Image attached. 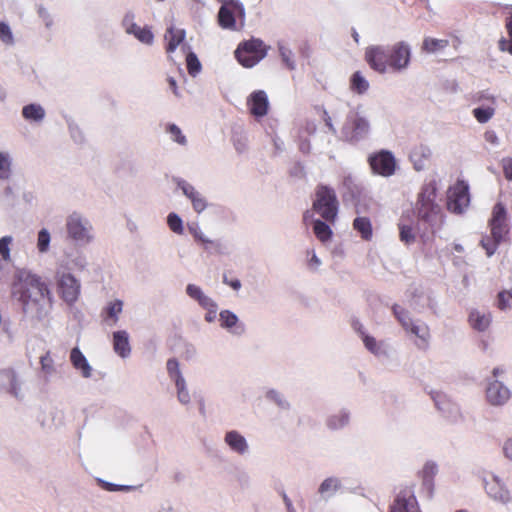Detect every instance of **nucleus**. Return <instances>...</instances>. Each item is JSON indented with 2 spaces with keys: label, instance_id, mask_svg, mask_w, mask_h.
<instances>
[{
  "label": "nucleus",
  "instance_id": "47",
  "mask_svg": "<svg viewBox=\"0 0 512 512\" xmlns=\"http://www.w3.org/2000/svg\"><path fill=\"white\" fill-rule=\"evenodd\" d=\"M50 243V233L46 229H42L38 233L37 247L41 253L48 251Z\"/></svg>",
  "mask_w": 512,
  "mask_h": 512
},
{
  "label": "nucleus",
  "instance_id": "55",
  "mask_svg": "<svg viewBox=\"0 0 512 512\" xmlns=\"http://www.w3.org/2000/svg\"><path fill=\"white\" fill-rule=\"evenodd\" d=\"M6 391L11 393L14 397L18 398L22 396L21 390V382L19 381L17 375H14V381H11Z\"/></svg>",
  "mask_w": 512,
  "mask_h": 512
},
{
  "label": "nucleus",
  "instance_id": "60",
  "mask_svg": "<svg viewBox=\"0 0 512 512\" xmlns=\"http://www.w3.org/2000/svg\"><path fill=\"white\" fill-rule=\"evenodd\" d=\"M203 308L207 310V313L205 315V320L208 322H213L216 319V313H217L216 303L213 301L212 307H203Z\"/></svg>",
  "mask_w": 512,
  "mask_h": 512
},
{
  "label": "nucleus",
  "instance_id": "3",
  "mask_svg": "<svg viewBox=\"0 0 512 512\" xmlns=\"http://www.w3.org/2000/svg\"><path fill=\"white\" fill-rule=\"evenodd\" d=\"M437 186L436 182L425 183L418 195L415 211L418 219L432 224L440 215V206L436 203Z\"/></svg>",
  "mask_w": 512,
  "mask_h": 512
},
{
  "label": "nucleus",
  "instance_id": "56",
  "mask_svg": "<svg viewBox=\"0 0 512 512\" xmlns=\"http://www.w3.org/2000/svg\"><path fill=\"white\" fill-rule=\"evenodd\" d=\"M348 422V417L346 415L332 416L328 420V426L332 429H336L338 427L344 426Z\"/></svg>",
  "mask_w": 512,
  "mask_h": 512
},
{
  "label": "nucleus",
  "instance_id": "6",
  "mask_svg": "<svg viewBox=\"0 0 512 512\" xmlns=\"http://www.w3.org/2000/svg\"><path fill=\"white\" fill-rule=\"evenodd\" d=\"M65 227L68 237L79 245H87L93 240L92 225L81 213L68 215Z\"/></svg>",
  "mask_w": 512,
  "mask_h": 512
},
{
  "label": "nucleus",
  "instance_id": "24",
  "mask_svg": "<svg viewBox=\"0 0 512 512\" xmlns=\"http://www.w3.org/2000/svg\"><path fill=\"white\" fill-rule=\"evenodd\" d=\"M185 35L186 33L183 29H178L173 26L168 27L164 35V39L167 41L166 52L168 54L173 53L183 42Z\"/></svg>",
  "mask_w": 512,
  "mask_h": 512
},
{
  "label": "nucleus",
  "instance_id": "61",
  "mask_svg": "<svg viewBox=\"0 0 512 512\" xmlns=\"http://www.w3.org/2000/svg\"><path fill=\"white\" fill-rule=\"evenodd\" d=\"M504 455L512 460V439H508L503 446Z\"/></svg>",
  "mask_w": 512,
  "mask_h": 512
},
{
  "label": "nucleus",
  "instance_id": "18",
  "mask_svg": "<svg viewBox=\"0 0 512 512\" xmlns=\"http://www.w3.org/2000/svg\"><path fill=\"white\" fill-rule=\"evenodd\" d=\"M486 396L492 405H503L510 398V391L496 380L489 384Z\"/></svg>",
  "mask_w": 512,
  "mask_h": 512
},
{
  "label": "nucleus",
  "instance_id": "59",
  "mask_svg": "<svg viewBox=\"0 0 512 512\" xmlns=\"http://www.w3.org/2000/svg\"><path fill=\"white\" fill-rule=\"evenodd\" d=\"M167 370L171 377L175 380L177 377V374H181L179 368H178V362L175 359H169L167 362Z\"/></svg>",
  "mask_w": 512,
  "mask_h": 512
},
{
  "label": "nucleus",
  "instance_id": "36",
  "mask_svg": "<svg viewBox=\"0 0 512 512\" xmlns=\"http://www.w3.org/2000/svg\"><path fill=\"white\" fill-rule=\"evenodd\" d=\"M175 385L178 401L183 405H188L191 402V397L182 374H177V377L175 378Z\"/></svg>",
  "mask_w": 512,
  "mask_h": 512
},
{
  "label": "nucleus",
  "instance_id": "31",
  "mask_svg": "<svg viewBox=\"0 0 512 512\" xmlns=\"http://www.w3.org/2000/svg\"><path fill=\"white\" fill-rule=\"evenodd\" d=\"M186 293L189 297L196 300L201 307H212L213 300L204 294L199 286L194 284H188L186 287Z\"/></svg>",
  "mask_w": 512,
  "mask_h": 512
},
{
  "label": "nucleus",
  "instance_id": "48",
  "mask_svg": "<svg viewBox=\"0 0 512 512\" xmlns=\"http://www.w3.org/2000/svg\"><path fill=\"white\" fill-rule=\"evenodd\" d=\"M361 338L365 347L372 353L377 354L380 351V347L377 344V341L374 337L365 333V331H361Z\"/></svg>",
  "mask_w": 512,
  "mask_h": 512
},
{
  "label": "nucleus",
  "instance_id": "25",
  "mask_svg": "<svg viewBox=\"0 0 512 512\" xmlns=\"http://www.w3.org/2000/svg\"><path fill=\"white\" fill-rule=\"evenodd\" d=\"M468 322L473 329L479 332L486 331L491 324V314L472 310L469 314Z\"/></svg>",
  "mask_w": 512,
  "mask_h": 512
},
{
  "label": "nucleus",
  "instance_id": "16",
  "mask_svg": "<svg viewBox=\"0 0 512 512\" xmlns=\"http://www.w3.org/2000/svg\"><path fill=\"white\" fill-rule=\"evenodd\" d=\"M250 113L255 117H263L268 113L269 102L263 90L253 92L247 101Z\"/></svg>",
  "mask_w": 512,
  "mask_h": 512
},
{
  "label": "nucleus",
  "instance_id": "5",
  "mask_svg": "<svg viewBox=\"0 0 512 512\" xmlns=\"http://www.w3.org/2000/svg\"><path fill=\"white\" fill-rule=\"evenodd\" d=\"M370 131L369 121L358 111H350L343 124L341 133L344 141L356 144L366 138Z\"/></svg>",
  "mask_w": 512,
  "mask_h": 512
},
{
  "label": "nucleus",
  "instance_id": "14",
  "mask_svg": "<svg viewBox=\"0 0 512 512\" xmlns=\"http://www.w3.org/2000/svg\"><path fill=\"white\" fill-rule=\"evenodd\" d=\"M390 68L400 71L406 68L410 62V48L404 42H399L389 48Z\"/></svg>",
  "mask_w": 512,
  "mask_h": 512
},
{
  "label": "nucleus",
  "instance_id": "64",
  "mask_svg": "<svg viewBox=\"0 0 512 512\" xmlns=\"http://www.w3.org/2000/svg\"><path fill=\"white\" fill-rule=\"evenodd\" d=\"M168 81V84H169V87L170 89L172 90L173 94L176 96V97H179L180 94H179V91H178V86H177V82L176 80L173 78V77H169L167 79Z\"/></svg>",
  "mask_w": 512,
  "mask_h": 512
},
{
  "label": "nucleus",
  "instance_id": "35",
  "mask_svg": "<svg viewBox=\"0 0 512 512\" xmlns=\"http://www.w3.org/2000/svg\"><path fill=\"white\" fill-rule=\"evenodd\" d=\"M313 232L316 238L322 243H326L331 240L333 232L330 226L319 219L313 222Z\"/></svg>",
  "mask_w": 512,
  "mask_h": 512
},
{
  "label": "nucleus",
  "instance_id": "9",
  "mask_svg": "<svg viewBox=\"0 0 512 512\" xmlns=\"http://www.w3.org/2000/svg\"><path fill=\"white\" fill-rule=\"evenodd\" d=\"M470 204L469 186L464 180H458L447 191V209L461 214Z\"/></svg>",
  "mask_w": 512,
  "mask_h": 512
},
{
  "label": "nucleus",
  "instance_id": "27",
  "mask_svg": "<svg viewBox=\"0 0 512 512\" xmlns=\"http://www.w3.org/2000/svg\"><path fill=\"white\" fill-rule=\"evenodd\" d=\"M353 229L365 241H370L373 237L372 223L368 217H356L353 220Z\"/></svg>",
  "mask_w": 512,
  "mask_h": 512
},
{
  "label": "nucleus",
  "instance_id": "28",
  "mask_svg": "<svg viewBox=\"0 0 512 512\" xmlns=\"http://www.w3.org/2000/svg\"><path fill=\"white\" fill-rule=\"evenodd\" d=\"M449 46V40L425 37L422 42L421 50L427 54L437 53Z\"/></svg>",
  "mask_w": 512,
  "mask_h": 512
},
{
  "label": "nucleus",
  "instance_id": "8",
  "mask_svg": "<svg viewBox=\"0 0 512 512\" xmlns=\"http://www.w3.org/2000/svg\"><path fill=\"white\" fill-rule=\"evenodd\" d=\"M267 54V47L260 39H250L241 43L235 51L238 62L247 68L253 67Z\"/></svg>",
  "mask_w": 512,
  "mask_h": 512
},
{
  "label": "nucleus",
  "instance_id": "63",
  "mask_svg": "<svg viewBox=\"0 0 512 512\" xmlns=\"http://www.w3.org/2000/svg\"><path fill=\"white\" fill-rule=\"evenodd\" d=\"M321 264L320 259L316 256V254L312 251V256L308 261V265L312 269H316Z\"/></svg>",
  "mask_w": 512,
  "mask_h": 512
},
{
  "label": "nucleus",
  "instance_id": "46",
  "mask_svg": "<svg viewBox=\"0 0 512 512\" xmlns=\"http://www.w3.org/2000/svg\"><path fill=\"white\" fill-rule=\"evenodd\" d=\"M232 142L238 152H242L247 147V138L242 130L233 131Z\"/></svg>",
  "mask_w": 512,
  "mask_h": 512
},
{
  "label": "nucleus",
  "instance_id": "11",
  "mask_svg": "<svg viewBox=\"0 0 512 512\" xmlns=\"http://www.w3.org/2000/svg\"><path fill=\"white\" fill-rule=\"evenodd\" d=\"M389 512H422L412 487H405L397 493Z\"/></svg>",
  "mask_w": 512,
  "mask_h": 512
},
{
  "label": "nucleus",
  "instance_id": "4",
  "mask_svg": "<svg viewBox=\"0 0 512 512\" xmlns=\"http://www.w3.org/2000/svg\"><path fill=\"white\" fill-rule=\"evenodd\" d=\"M339 202L334 189L318 185L315 190L313 210L327 223L334 224L338 214Z\"/></svg>",
  "mask_w": 512,
  "mask_h": 512
},
{
  "label": "nucleus",
  "instance_id": "43",
  "mask_svg": "<svg viewBox=\"0 0 512 512\" xmlns=\"http://www.w3.org/2000/svg\"><path fill=\"white\" fill-rule=\"evenodd\" d=\"M472 113L479 123H486L493 117L495 109L492 107H477L473 109Z\"/></svg>",
  "mask_w": 512,
  "mask_h": 512
},
{
  "label": "nucleus",
  "instance_id": "10",
  "mask_svg": "<svg viewBox=\"0 0 512 512\" xmlns=\"http://www.w3.org/2000/svg\"><path fill=\"white\" fill-rule=\"evenodd\" d=\"M367 161L373 174L382 177L394 175L397 168V161L393 153L384 149L370 154Z\"/></svg>",
  "mask_w": 512,
  "mask_h": 512
},
{
  "label": "nucleus",
  "instance_id": "23",
  "mask_svg": "<svg viewBox=\"0 0 512 512\" xmlns=\"http://www.w3.org/2000/svg\"><path fill=\"white\" fill-rule=\"evenodd\" d=\"M437 473V467L434 463H426L419 472L422 480V486L426 490L428 497H432L434 491V477Z\"/></svg>",
  "mask_w": 512,
  "mask_h": 512
},
{
  "label": "nucleus",
  "instance_id": "33",
  "mask_svg": "<svg viewBox=\"0 0 512 512\" xmlns=\"http://www.w3.org/2000/svg\"><path fill=\"white\" fill-rule=\"evenodd\" d=\"M45 110L39 104H28L22 108V116L29 121L41 122L45 118Z\"/></svg>",
  "mask_w": 512,
  "mask_h": 512
},
{
  "label": "nucleus",
  "instance_id": "15",
  "mask_svg": "<svg viewBox=\"0 0 512 512\" xmlns=\"http://www.w3.org/2000/svg\"><path fill=\"white\" fill-rule=\"evenodd\" d=\"M177 187L181 189L182 193L191 200L193 209L197 213H201L207 206V202L202 194L195 189L193 185L182 179L176 180Z\"/></svg>",
  "mask_w": 512,
  "mask_h": 512
},
{
  "label": "nucleus",
  "instance_id": "12",
  "mask_svg": "<svg viewBox=\"0 0 512 512\" xmlns=\"http://www.w3.org/2000/svg\"><path fill=\"white\" fill-rule=\"evenodd\" d=\"M365 60L370 67L380 73L390 68L389 48L382 46L368 47L365 52Z\"/></svg>",
  "mask_w": 512,
  "mask_h": 512
},
{
  "label": "nucleus",
  "instance_id": "49",
  "mask_svg": "<svg viewBox=\"0 0 512 512\" xmlns=\"http://www.w3.org/2000/svg\"><path fill=\"white\" fill-rule=\"evenodd\" d=\"M0 40L5 45H12L14 43L12 31L4 22H0Z\"/></svg>",
  "mask_w": 512,
  "mask_h": 512
},
{
  "label": "nucleus",
  "instance_id": "22",
  "mask_svg": "<svg viewBox=\"0 0 512 512\" xmlns=\"http://www.w3.org/2000/svg\"><path fill=\"white\" fill-rule=\"evenodd\" d=\"M70 360L75 369L80 371L84 378H90L92 376V367L88 363L86 357L78 348H73L70 353Z\"/></svg>",
  "mask_w": 512,
  "mask_h": 512
},
{
  "label": "nucleus",
  "instance_id": "50",
  "mask_svg": "<svg viewBox=\"0 0 512 512\" xmlns=\"http://www.w3.org/2000/svg\"><path fill=\"white\" fill-rule=\"evenodd\" d=\"M15 372L11 369L0 371V388L6 390L11 381H14Z\"/></svg>",
  "mask_w": 512,
  "mask_h": 512
},
{
  "label": "nucleus",
  "instance_id": "26",
  "mask_svg": "<svg viewBox=\"0 0 512 512\" xmlns=\"http://www.w3.org/2000/svg\"><path fill=\"white\" fill-rule=\"evenodd\" d=\"M408 332L417 337L418 340L416 341V345L418 346V348L423 349V350L428 348L429 339H430V330L426 324L412 323Z\"/></svg>",
  "mask_w": 512,
  "mask_h": 512
},
{
  "label": "nucleus",
  "instance_id": "2",
  "mask_svg": "<svg viewBox=\"0 0 512 512\" xmlns=\"http://www.w3.org/2000/svg\"><path fill=\"white\" fill-rule=\"evenodd\" d=\"M507 210L503 203L498 202L494 205L491 218L488 221L490 235L481 239V246L485 249L488 257L492 256L497 250L499 244L505 241L508 233Z\"/></svg>",
  "mask_w": 512,
  "mask_h": 512
},
{
  "label": "nucleus",
  "instance_id": "57",
  "mask_svg": "<svg viewBox=\"0 0 512 512\" xmlns=\"http://www.w3.org/2000/svg\"><path fill=\"white\" fill-rule=\"evenodd\" d=\"M40 363H41V368H42L43 372H45L46 374L53 373L54 367H53L52 359L50 358L48 353L41 356Z\"/></svg>",
  "mask_w": 512,
  "mask_h": 512
},
{
  "label": "nucleus",
  "instance_id": "58",
  "mask_svg": "<svg viewBox=\"0 0 512 512\" xmlns=\"http://www.w3.org/2000/svg\"><path fill=\"white\" fill-rule=\"evenodd\" d=\"M501 165L505 178L512 181V158L507 157L502 159Z\"/></svg>",
  "mask_w": 512,
  "mask_h": 512
},
{
  "label": "nucleus",
  "instance_id": "54",
  "mask_svg": "<svg viewBox=\"0 0 512 512\" xmlns=\"http://www.w3.org/2000/svg\"><path fill=\"white\" fill-rule=\"evenodd\" d=\"M512 299V290L510 291H502L498 294V308L501 310H505L509 307L508 301Z\"/></svg>",
  "mask_w": 512,
  "mask_h": 512
},
{
  "label": "nucleus",
  "instance_id": "62",
  "mask_svg": "<svg viewBox=\"0 0 512 512\" xmlns=\"http://www.w3.org/2000/svg\"><path fill=\"white\" fill-rule=\"evenodd\" d=\"M484 138L487 142L491 144H498V137L494 131H486L484 134Z\"/></svg>",
  "mask_w": 512,
  "mask_h": 512
},
{
  "label": "nucleus",
  "instance_id": "19",
  "mask_svg": "<svg viewBox=\"0 0 512 512\" xmlns=\"http://www.w3.org/2000/svg\"><path fill=\"white\" fill-rule=\"evenodd\" d=\"M125 31L134 35L140 42L151 45L153 43V34L146 28H142L133 22L132 16H126L123 21Z\"/></svg>",
  "mask_w": 512,
  "mask_h": 512
},
{
  "label": "nucleus",
  "instance_id": "45",
  "mask_svg": "<svg viewBox=\"0 0 512 512\" xmlns=\"http://www.w3.org/2000/svg\"><path fill=\"white\" fill-rule=\"evenodd\" d=\"M167 223L169 228L176 234H183V222L182 219L176 213H170L167 217Z\"/></svg>",
  "mask_w": 512,
  "mask_h": 512
},
{
  "label": "nucleus",
  "instance_id": "51",
  "mask_svg": "<svg viewBox=\"0 0 512 512\" xmlns=\"http://www.w3.org/2000/svg\"><path fill=\"white\" fill-rule=\"evenodd\" d=\"M168 132L175 142H177L180 145L186 144V142H187L186 137L184 135H182L181 130L178 126H176L175 124H171L168 127Z\"/></svg>",
  "mask_w": 512,
  "mask_h": 512
},
{
  "label": "nucleus",
  "instance_id": "7",
  "mask_svg": "<svg viewBox=\"0 0 512 512\" xmlns=\"http://www.w3.org/2000/svg\"><path fill=\"white\" fill-rule=\"evenodd\" d=\"M55 281L60 298L69 306L75 304L81 293L80 280L72 273L58 269Z\"/></svg>",
  "mask_w": 512,
  "mask_h": 512
},
{
  "label": "nucleus",
  "instance_id": "1",
  "mask_svg": "<svg viewBox=\"0 0 512 512\" xmlns=\"http://www.w3.org/2000/svg\"><path fill=\"white\" fill-rule=\"evenodd\" d=\"M19 298L24 313L34 317L46 314L51 305L52 294L45 281L31 271L22 269L17 272Z\"/></svg>",
  "mask_w": 512,
  "mask_h": 512
},
{
  "label": "nucleus",
  "instance_id": "40",
  "mask_svg": "<svg viewBox=\"0 0 512 512\" xmlns=\"http://www.w3.org/2000/svg\"><path fill=\"white\" fill-rule=\"evenodd\" d=\"M340 486V481L337 478L330 477L321 483L319 493L324 496H331L340 488Z\"/></svg>",
  "mask_w": 512,
  "mask_h": 512
},
{
  "label": "nucleus",
  "instance_id": "20",
  "mask_svg": "<svg viewBox=\"0 0 512 512\" xmlns=\"http://www.w3.org/2000/svg\"><path fill=\"white\" fill-rule=\"evenodd\" d=\"M113 349L117 355L125 359L130 355L131 347L129 344L128 333L124 330L113 333Z\"/></svg>",
  "mask_w": 512,
  "mask_h": 512
},
{
  "label": "nucleus",
  "instance_id": "38",
  "mask_svg": "<svg viewBox=\"0 0 512 512\" xmlns=\"http://www.w3.org/2000/svg\"><path fill=\"white\" fill-rule=\"evenodd\" d=\"M350 88L357 94H363L369 89V83L361 72L356 71L350 79Z\"/></svg>",
  "mask_w": 512,
  "mask_h": 512
},
{
  "label": "nucleus",
  "instance_id": "32",
  "mask_svg": "<svg viewBox=\"0 0 512 512\" xmlns=\"http://www.w3.org/2000/svg\"><path fill=\"white\" fill-rule=\"evenodd\" d=\"M87 265L86 257L82 253H76L75 255H66V259L62 261L60 267L65 270L73 268L84 270Z\"/></svg>",
  "mask_w": 512,
  "mask_h": 512
},
{
  "label": "nucleus",
  "instance_id": "30",
  "mask_svg": "<svg viewBox=\"0 0 512 512\" xmlns=\"http://www.w3.org/2000/svg\"><path fill=\"white\" fill-rule=\"evenodd\" d=\"M226 444L239 454H243L248 449L245 438L236 431L226 433Z\"/></svg>",
  "mask_w": 512,
  "mask_h": 512
},
{
  "label": "nucleus",
  "instance_id": "13",
  "mask_svg": "<svg viewBox=\"0 0 512 512\" xmlns=\"http://www.w3.org/2000/svg\"><path fill=\"white\" fill-rule=\"evenodd\" d=\"M245 22V11L238 1L226 0V29L240 30Z\"/></svg>",
  "mask_w": 512,
  "mask_h": 512
},
{
  "label": "nucleus",
  "instance_id": "53",
  "mask_svg": "<svg viewBox=\"0 0 512 512\" xmlns=\"http://www.w3.org/2000/svg\"><path fill=\"white\" fill-rule=\"evenodd\" d=\"M12 242L11 236H4L0 239V254L4 260L10 259L9 245Z\"/></svg>",
  "mask_w": 512,
  "mask_h": 512
},
{
  "label": "nucleus",
  "instance_id": "21",
  "mask_svg": "<svg viewBox=\"0 0 512 512\" xmlns=\"http://www.w3.org/2000/svg\"><path fill=\"white\" fill-rule=\"evenodd\" d=\"M431 156V149L423 144L414 147L410 153V158L416 170L424 169Z\"/></svg>",
  "mask_w": 512,
  "mask_h": 512
},
{
  "label": "nucleus",
  "instance_id": "52",
  "mask_svg": "<svg viewBox=\"0 0 512 512\" xmlns=\"http://www.w3.org/2000/svg\"><path fill=\"white\" fill-rule=\"evenodd\" d=\"M279 52L281 59L283 63L286 65V67L290 70H293L295 68V63L292 60V52L283 46L279 48Z\"/></svg>",
  "mask_w": 512,
  "mask_h": 512
},
{
  "label": "nucleus",
  "instance_id": "29",
  "mask_svg": "<svg viewBox=\"0 0 512 512\" xmlns=\"http://www.w3.org/2000/svg\"><path fill=\"white\" fill-rule=\"evenodd\" d=\"M123 310V301L115 299L108 303L105 310V321L108 325L113 326L119 320V315Z\"/></svg>",
  "mask_w": 512,
  "mask_h": 512
},
{
  "label": "nucleus",
  "instance_id": "41",
  "mask_svg": "<svg viewBox=\"0 0 512 512\" xmlns=\"http://www.w3.org/2000/svg\"><path fill=\"white\" fill-rule=\"evenodd\" d=\"M393 313L397 320L400 322L401 326L405 331H409V328L413 321L409 317V313L404 308H401L399 305L395 304L392 307Z\"/></svg>",
  "mask_w": 512,
  "mask_h": 512
},
{
  "label": "nucleus",
  "instance_id": "17",
  "mask_svg": "<svg viewBox=\"0 0 512 512\" xmlns=\"http://www.w3.org/2000/svg\"><path fill=\"white\" fill-rule=\"evenodd\" d=\"M485 490L495 501H499L503 504L511 501L510 492L504 487L498 477L492 476L489 480H486Z\"/></svg>",
  "mask_w": 512,
  "mask_h": 512
},
{
  "label": "nucleus",
  "instance_id": "34",
  "mask_svg": "<svg viewBox=\"0 0 512 512\" xmlns=\"http://www.w3.org/2000/svg\"><path fill=\"white\" fill-rule=\"evenodd\" d=\"M183 51L186 53V65L188 73L195 77L201 71V63L197 57V55L190 51L189 45L182 46Z\"/></svg>",
  "mask_w": 512,
  "mask_h": 512
},
{
  "label": "nucleus",
  "instance_id": "39",
  "mask_svg": "<svg viewBox=\"0 0 512 512\" xmlns=\"http://www.w3.org/2000/svg\"><path fill=\"white\" fill-rule=\"evenodd\" d=\"M509 39L501 38L498 42L499 49L501 51L508 52L512 55V12L509 14V16L506 19L505 24Z\"/></svg>",
  "mask_w": 512,
  "mask_h": 512
},
{
  "label": "nucleus",
  "instance_id": "42",
  "mask_svg": "<svg viewBox=\"0 0 512 512\" xmlns=\"http://www.w3.org/2000/svg\"><path fill=\"white\" fill-rule=\"evenodd\" d=\"M399 228V238L400 241L405 245H410L415 242L416 235L414 233L413 227L411 225L406 224H398Z\"/></svg>",
  "mask_w": 512,
  "mask_h": 512
},
{
  "label": "nucleus",
  "instance_id": "37",
  "mask_svg": "<svg viewBox=\"0 0 512 512\" xmlns=\"http://www.w3.org/2000/svg\"><path fill=\"white\" fill-rule=\"evenodd\" d=\"M12 174V157L9 152L0 150V180H8Z\"/></svg>",
  "mask_w": 512,
  "mask_h": 512
},
{
  "label": "nucleus",
  "instance_id": "44",
  "mask_svg": "<svg viewBox=\"0 0 512 512\" xmlns=\"http://www.w3.org/2000/svg\"><path fill=\"white\" fill-rule=\"evenodd\" d=\"M237 316L226 310V328L232 329V333L241 335L244 332V326L242 324L237 325Z\"/></svg>",
  "mask_w": 512,
  "mask_h": 512
}]
</instances>
